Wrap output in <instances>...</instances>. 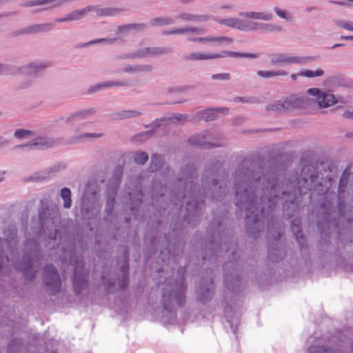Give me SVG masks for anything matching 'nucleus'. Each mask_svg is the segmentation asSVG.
Wrapping results in <instances>:
<instances>
[{
	"label": "nucleus",
	"mask_w": 353,
	"mask_h": 353,
	"mask_svg": "<svg viewBox=\"0 0 353 353\" xmlns=\"http://www.w3.org/2000/svg\"><path fill=\"white\" fill-rule=\"evenodd\" d=\"M239 15L241 17H244L252 19H256V20H262L265 21H271L274 16L272 12H253V11H248V12H240L239 13Z\"/></svg>",
	"instance_id": "obj_36"
},
{
	"label": "nucleus",
	"mask_w": 353,
	"mask_h": 353,
	"mask_svg": "<svg viewBox=\"0 0 353 353\" xmlns=\"http://www.w3.org/2000/svg\"><path fill=\"white\" fill-rule=\"evenodd\" d=\"M316 59L317 57L313 56H290L284 53H277L271 57L270 62L274 66L290 65L292 63L307 65Z\"/></svg>",
	"instance_id": "obj_17"
},
{
	"label": "nucleus",
	"mask_w": 353,
	"mask_h": 353,
	"mask_svg": "<svg viewBox=\"0 0 353 353\" xmlns=\"http://www.w3.org/2000/svg\"><path fill=\"white\" fill-rule=\"evenodd\" d=\"M172 117H163L160 119H157L155 121L150 124L151 126H153L154 128L160 127L163 123L171 121Z\"/></svg>",
	"instance_id": "obj_60"
},
{
	"label": "nucleus",
	"mask_w": 353,
	"mask_h": 353,
	"mask_svg": "<svg viewBox=\"0 0 353 353\" xmlns=\"http://www.w3.org/2000/svg\"><path fill=\"white\" fill-rule=\"evenodd\" d=\"M233 101L234 102H241L243 103H257L259 102V98L256 97H235L233 99Z\"/></svg>",
	"instance_id": "obj_52"
},
{
	"label": "nucleus",
	"mask_w": 353,
	"mask_h": 353,
	"mask_svg": "<svg viewBox=\"0 0 353 353\" xmlns=\"http://www.w3.org/2000/svg\"><path fill=\"white\" fill-rule=\"evenodd\" d=\"M39 235L43 236L45 239H48L52 241L49 242L48 246L50 249H55L58 247L59 243L57 239L58 232V223L59 218L57 214H51L49 209L46 208L39 212Z\"/></svg>",
	"instance_id": "obj_8"
},
{
	"label": "nucleus",
	"mask_w": 353,
	"mask_h": 353,
	"mask_svg": "<svg viewBox=\"0 0 353 353\" xmlns=\"http://www.w3.org/2000/svg\"><path fill=\"white\" fill-rule=\"evenodd\" d=\"M52 28L50 23H39L19 28L10 33L11 37H17L22 35L35 34L42 32H47Z\"/></svg>",
	"instance_id": "obj_22"
},
{
	"label": "nucleus",
	"mask_w": 353,
	"mask_h": 353,
	"mask_svg": "<svg viewBox=\"0 0 353 353\" xmlns=\"http://www.w3.org/2000/svg\"><path fill=\"white\" fill-rule=\"evenodd\" d=\"M101 206L98 204L94 192H86L81 198L80 212L84 220H90L99 213Z\"/></svg>",
	"instance_id": "obj_16"
},
{
	"label": "nucleus",
	"mask_w": 353,
	"mask_h": 353,
	"mask_svg": "<svg viewBox=\"0 0 353 353\" xmlns=\"http://www.w3.org/2000/svg\"><path fill=\"white\" fill-rule=\"evenodd\" d=\"M174 23V19L169 17H156L151 18L149 21V24L152 27H162Z\"/></svg>",
	"instance_id": "obj_40"
},
{
	"label": "nucleus",
	"mask_w": 353,
	"mask_h": 353,
	"mask_svg": "<svg viewBox=\"0 0 353 353\" xmlns=\"http://www.w3.org/2000/svg\"><path fill=\"white\" fill-rule=\"evenodd\" d=\"M225 57H230L233 58H248L254 59L258 58L259 55L258 54L256 53L239 52L228 50H223L221 53H203L196 52L184 54L183 56V59L186 61H193L207 59H215L219 58H223Z\"/></svg>",
	"instance_id": "obj_12"
},
{
	"label": "nucleus",
	"mask_w": 353,
	"mask_h": 353,
	"mask_svg": "<svg viewBox=\"0 0 353 353\" xmlns=\"http://www.w3.org/2000/svg\"><path fill=\"white\" fill-rule=\"evenodd\" d=\"M205 30L201 27L185 26L179 28H173L169 30L162 31L163 35L185 34L188 33L203 34Z\"/></svg>",
	"instance_id": "obj_33"
},
{
	"label": "nucleus",
	"mask_w": 353,
	"mask_h": 353,
	"mask_svg": "<svg viewBox=\"0 0 353 353\" xmlns=\"http://www.w3.org/2000/svg\"><path fill=\"white\" fill-rule=\"evenodd\" d=\"M256 74L259 77L263 79H270L279 76L285 77L288 75V72L283 70H258Z\"/></svg>",
	"instance_id": "obj_42"
},
{
	"label": "nucleus",
	"mask_w": 353,
	"mask_h": 353,
	"mask_svg": "<svg viewBox=\"0 0 353 353\" xmlns=\"http://www.w3.org/2000/svg\"><path fill=\"white\" fill-rule=\"evenodd\" d=\"M335 25L341 28L345 29L347 30L353 31V23L350 21L334 20Z\"/></svg>",
	"instance_id": "obj_57"
},
{
	"label": "nucleus",
	"mask_w": 353,
	"mask_h": 353,
	"mask_svg": "<svg viewBox=\"0 0 353 353\" xmlns=\"http://www.w3.org/2000/svg\"><path fill=\"white\" fill-rule=\"evenodd\" d=\"M303 105V99L294 95L281 99L268 105L267 111H274L280 114L287 113L294 110Z\"/></svg>",
	"instance_id": "obj_18"
},
{
	"label": "nucleus",
	"mask_w": 353,
	"mask_h": 353,
	"mask_svg": "<svg viewBox=\"0 0 353 353\" xmlns=\"http://www.w3.org/2000/svg\"><path fill=\"white\" fill-rule=\"evenodd\" d=\"M291 230L300 248L303 249L305 244V238L301 230V221L299 218H295L292 221Z\"/></svg>",
	"instance_id": "obj_31"
},
{
	"label": "nucleus",
	"mask_w": 353,
	"mask_h": 353,
	"mask_svg": "<svg viewBox=\"0 0 353 353\" xmlns=\"http://www.w3.org/2000/svg\"><path fill=\"white\" fill-rule=\"evenodd\" d=\"M151 52L152 57H154L171 54L173 50L171 47L168 46L151 47Z\"/></svg>",
	"instance_id": "obj_45"
},
{
	"label": "nucleus",
	"mask_w": 353,
	"mask_h": 353,
	"mask_svg": "<svg viewBox=\"0 0 353 353\" xmlns=\"http://www.w3.org/2000/svg\"><path fill=\"white\" fill-rule=\"evenodd\" d=\"M163 157L159 154H153L151 157V163L149 170L151 172H154L162 168L164 165Z\"/></svg>",
	"instance_id": "obj_41"
},
{
	"label": "nucleus",
	"mask_w": 353,
	"mask_h": 353,
	"mask_svg": "<svg viewBox=\"0 0 353 353\" xmlns=\"http://www.w3.org/2000/svg\"><path fill=\"white\" fill-rule=\"evenodd\" d=\"M128 83L126 81H105V82H101L94 85H91L87 91V93L88 94H92L93 93L98 92L99 91H101L104 89L113 87V86H128Z\"/></svg>",
	"instance_id": "obj_32"
},
{
	"label": "nucleus",
	"mask_w": 353,
	"mask_h": 353,
	"mask_svg": "<svg viewBox=\"0 0 353 353\" xmlns=\"http://www.w3.org/2000/svg\"><path fill=\"white\" fill-rule=\"evenodd\" d=\"M212 41L217 42L219 45H222L223 43H232L234 41V39L231 37L225 36L210 37V42Z\"/></svg>",
	"instance_id": "obj_54"
},
{
	"label": "nucleus",
	"mask_w": 353,
	"mask_h": 353,
	"mask_svg": "<svg viewBox=\"0 0 353 353\" xmlns=\"http://www.w3.org/2000/svg\"><path fill=\"white\" fill-rule=\"evenodd\" d=\"M164 192L165 188L162 185L161 182L156 180L154 181L152 190V205L154 206L159 212L161 209L165 210L167 208L164 204H160L161 202L164 201Z\"/></svg>",
	"instance_id": "obj_24"
},
{
	"label": "nucleus",
	"mask_w": 353,
	"mask_h": 353,
	"mask_svg": "<svg viewBox=\"0 0 353 353\" xmlns=\"http://www.w3.org/2000/svg\"><path fill=\"white\" fill-rule=\"evenodd\" d=\"M188 41L191 42H204L208 41L210 42V37H190L188 39Z\"/></svg>",
	"instance_id": "obj_63"
},
{
	"label": "nucleus",
	"mask_w": 353,
	"mask_h": 353,
	"mask_svg": "<svg viewBox=\"0 0 353 353\" xmlns=\"http://www.w3.org/2000/svg\"><path fill=\"white\" fill-rule=\"evenodd\" d=\"M33 83V81L30 79H26L22 82L19 83L17 85L18 90H25L30 88Z\"/></svg>",
	"instance_id": "obj_61"
},
{
	"label": "nucleus",
	"mask_w": 353,
	"mask_h": 353,
	"mask_svg": "<svg viewBox=\"0 0 353 353\" xmlns=\"http://www.w3.org/2000/svg\"><path fill=\"white\" fill-rule=\"evenodd\" d=\"M307 92L310 95L316 97V101L321 108L329 107L336 102L333 94L323 92L319 88H310L307 90Z\"/></svg>",
	"instance_id": "obj_26"
},
{
	"label": "nucleus",
	"mask_w": 353,
	"mask_h": 353,
	"mask_svg": "<svg viewBox=\"0 0 353 353\" xmlns=\"http://www.w3.org/2000/svg\"><path fill=\"white\" fill-rule=\"evenodd\" d=\"M33 150H44L54 147L57 140L52 137H39L32 140Z\"/></svg>",
	"instance_id": "obj_30"
},
{
	"label": "nucleus",
	"mask_w": 353,
	"mask_h": 353,
	"mask_svg": "<svg viewBox=\"0 0 353 353\" xmlns=\"http://www.w3.org/2000/svg\"><path fill=\"white\" fill-rule=\"evenodd\" d=\"M154 68L150 64H136L126 65L122 69V72L128 74L150 73L152 72Z\"/></svg>",
	"instance_id": "obj_34"
},
{
	"label": "nucleus",
	"mask_w": 353,
	"mask_h": 353,
	"mask_svg": "<svg viewBox=\"0 0 353 353\" xmlns=\"http://www.w3.org/2000/svg\"><path fill=\"white\" fill-rule=\"evenodd\" d=\"M273 10L281 19H285L287 21H291L292 20V14L288 11L283 10L278 6H274Z\"/></svg>",
	"instance_id": "obj_49"
},
{
	"label": "nucleus",
	"mask_w": 353,
	"mask_h": 353,
	"mask_svg": "<svg viewBox=\"0 0 353 353\" xmlns=\"http://www.w3.org/2000/svg\"><path fill=\"white\" fill-rule=\"evenodd\" d=\"M212 134L206 131L201 134H194L189 138V143L194 146L201 148L209 149L211 148H218L223 146L222 143H215L209 141L212 139Z\"/></svg>",
	"instance_id": "obj_19"
},
{
	"label": "nucleus",
	"mask_w": 353,
	"mask_h": 353,
	"mask_svg": "<svg viewBox=\"0 0 353 353\" xmlns=\"http://www.w3.org/2000/svg\"><path fill=\"white\" fill-rule=\"evenodd\" d=\"M283 165L275 161L262 165L251 157L244 158L232 173L235 204L248 210V228L257 216L273 212L282 203L283 215L288 219L296 216L301 208V197L307 191L322 197L319 200L321 219L317 225L321 234H327L336 226L335 206L330 191L337 176L336 168L330 162L316 167L304 165L300 175L291 172L283 176Z\"/></svg>",
	"instance_id": "obj_1"
},
{
	"label": "nucleus",
	"mask_w": 353,
	"mask_h": 353,
	"mask_svg": "<svg viewBox=\"0 0 353 353\" xmlns=\"http://www.w3.org/2000/svg\"><path fill=\"white\" fill-rule=\"evenodd\" d=\"M14 150H22L26 152L33 150L32 141L22 143V144L16 145L14 147Z\"/></svg>",
	"instance_id": "obj_58"
},
{
	"label": "nucleus",
	"mask_w": 353,
	"mask_h": 353,
	"mask_svg": "<svg viewBox=\"0 0 353 353\" xmlns=\"http://www.w3.org/2000/svg\"><path fill=\"white\" fill-rule=\"evenodd\" d=\"M94 10L98 17H116L124 11V9L120 8H99L93 6Z\"/></svg>",
	"instance_id": "obj_37"
},
{
	"label": "nucleus",
	"mask_w": 353,
	"mask_h": 353,
	"mask_svg": "<svg viewBox=\"0 0 353 353\" xmlns=\"http://www.w3.org/2000/svg\"><path fill=\"white\" fill-rule=\"evenodd\" d=\"M75 0H35L29 1L26 6H43L41 10H46L54 8H61L65 5L70 4Z\"/></svg>",
	"instance_id": "obj_28"
},
{
	"label": "nucleus",
	"mask_w": 353,
	"mask_h": 353,
	"mask_svg": "<svg viewBox=\"0 0 353 353\" xmlns=\"http://www.w3.org/2000/svg\"><path fill=\"white\" fill-rule=\"evenodd\" d=\"M148 160V154L145 152L139 151L134 155V161L139 165H144Z\"/></svg>",
	"instance_id": "obj_50"
},
{
	"label": "nucleus",
	"mask_w": 353,
	"mask_h": 353,
	"mask_svg": "<svg viewBox=\"0 0 353 353\" xmlns=\"http://www.w3.org/2000/svg\"><path fill=\"white\" fill-rule=\"evenodd\" d=\"M5 241L10 251V256H6L8 261H11L16 269L23 272L29 280L34 279L41 264V254L39 245L34 239H28L24 243L23 254L17 256V230L15 225H8L3 229Z\"/></svg>",
	"instance_id": "obj_4"
},
{
	"label": "nucleus",
	"mask_w": 353,
	"mask_h": 353,
	"mask_svg": "<svg viewBox=\"0 0 353 353\" xmlns=\"http://www.w3.org/2000/svg\"><path fill=\"white\" fill-rule=\"evenodd\" d=\"M176 19L183 21L205 22L210 19L208 14H195L189 12H180Z\"/></svg>",
	"instance_id": "obj_35"
},
{
	"label": "nucleus",
	"mask_w": 353,
	"mask_h": 353,
	"mask_svg": "<svg viewBox=\"0 0 353 353\" xmlns=\"http://www.w3.org/2000/svg\"><path fill=\"white\" fill-rule=\"evenodd\" d=\"M197 170L193 163L182 166L177 175L176 182L170 193V203L168 208L174 216L179 215L187 199L185 221L192 227L200 221L203 207V198L205 197L216 202L227 198L230 188L227 183V174L223 163L212 159L206 163L201 178V188L197 181Z\"/></svg>",
	"instance_id": "obj_2"
},
{
	"label": "nucleus",
	"mask_w": 353,
	"mask_h": 353,
	"mask_svg": "<svg viewBox=\"0 0 353 353\" xmlns=\"http://www.w3.org/2000/svg\"><path fill=\"white\" fill-rule=\"evenodd\" d=\"M130 24L131 27V30H134L135 32H143L148 28V24L144 23Z\"/></svg>",
	"instance_id": "obj_59"
},
{
	"label": "nucleus",
	"mask_w": 353,
	"mask_h": 353,
	"mask_svg": "<svg viewBox=\"0 0 353 353\" xmlns=\"http://www.w3.org/2000/svg\"><path fill=\"white\" fill-rule=\"evenodd\" d=\"M215 218L209 225L205 239V251L202 252V261H213L221 256L225 249L229 253L230 261L223 265L224 283L228 290L238 292L241 290V280L239 272L241 267L236 261L239 255L236 253L237 244L230 236L229 230L226 229L223 217Z\"/></svg>",
	"instance_id": "obj_3"
},
{
	"label": "nucleus",
	"mask_w": 353,
	"mask_h": 353,
	"mask_svg": "<svg viewBox=\"0 0 353 353\" xmlns=\"http://www.w3.org/2000/svg\"><path fill=\"white\" fill-rule=\"evenodd\" d=\"M136 59H144L147 57H152L151 47H145L138 49L134 51Z\"/></svg>",
	"instance_id": "obj_51"
},
{
	"label": "nucleus",
	"mask_w": 353,
	"mask_h": 353,
	"mask_svg": "<svg viewBox=\"0 0 353 353\" xmlns=\"http://www.w3.org/2000/svg\"><path fill=\"white\" fill-rule=\"evenodd\" d=\"M130 31H132L130 24L122 25L117 27L116 34L119 37H123L128 35Z\"/></svg>",
	"instance_id": "obj_53"
},
{
	"label": "nucleus",
	"mask_w": 353,
	"mask_h": 353,
	"mask_svg": "<svg viewBox=\"0 0 353 353\" xmlns=\"http://www.w3.org/2000/svg\"><path fill=\"white\" fill-rule=\"evenodd\" d=\"M141 115V112L136 110H123L113 112L111 118L114 120H123L127 119L137 118Z\"/></svg>",
	"instance_id": "obj_38"
},
{
	"label": "nucleus",
	"mask_w": 353,
	"mask_h": 353,
	"mask_svg": "<svg viewBox=\"0 0 353 353\" xmlns=\"http://www.w3.org/2000/svg\"><path fill=\"white\" fill-rule=\"evenodd\" d=\"M307 353H336L335 351L330 347L325 345L311 346L308 348Z\"/></svg>",
	"instance_id": "obj_48"
},
{
	"label": "nucleus",
	"mask_w": 353,
	"mask_h": 353,
	"mask_svg": "<svg viewBox=\"0 0 353 353\" xmlns=\"http://www.w3.org/2000/svg\"><path fill=\"white\" fill-rule=\"evenodd\" d=\"M214 80L228 81L230 79V74L229 73L215 74L212 76Z\"/></svg>",
	"instance_id": "obj_62"
},
{
	"label": "nucleus",
	"mask_w": 353,
	"mask_h": 353,
	"mask_svg": "<svg viewBox=\"0 0 353 353\" xmlns=\"http://www.w3.org/2000/svg\"><path fill=\"white\" fill-rule=\"evenodd\" d=\"M117 39L115 38H101V39H94V40H92V41H90L88 42H86V43H79L77 46V48H85V47H87L88 46H90V45H93V44H96V43H103V42H107V43H109L110 44H112L114 43L115 41H116Z\"/></svg>",
	"instance_id": "obj_46"
},
{
	"label": "nucleus",
	"mask_w": 353,
	"mask_h": 353,
	"mask_svg": "<svg viewBox=\"0 0 353 353\" xmlns=\"http://www.w3.org/2000/svg\"><path fill=\"white\" fill-rule=\"evenodd\" d=\"M216 21L227 27L237 29L241 31H256L262 30L265 32H281L283 28L274 23H263L252 21H243L236 17L217 19Z\"/></svg>",
	"instance_id": "obj_9"
},
{
	"label": "nucleus",
	"mask_w": 353,
	"mask_h": 353,
	"mask_svg": "<svg viewBox=\"0 0 353 353\" xmlns=\"http://www.w3.org/2000/svg\"><path fill=\"white\" fill-rule=\"evenodd\" d=\"M353 189V172L351 171V166L348 165L343 170L339 181L337 194V210H335V215L342 216L345 213V197L346 194H350Z\"/></svg>",
	"instance_id": "obj_10"
},
{
	"label": "nucleus",
	"mask_w": 353,
	"mask_h": 353,
	"mask_svg": "<svg viewBox=\"0 0 353 353\" xmlns=\"http://www.w3.org/2000/svg\"><path fill=\"white\" fill-rule=\"evenodd\" d=\"M115 199L108 197L105 203V212L108 216H111L114 207Z\"/></svg>",
	"instance_id": "obj_55"
},
{
	"label": "nucleus",
	"mask_w": 353,
	"mask_h": 353,
	"mask_svg": "<svg viewBox=\"0 0 353 353\" xmlns=\"http://www.w3.org/2000/svg\"><path fill=\"white\" fill-rule=\"evenodd\" d=\"M236 207L239 209H245V230L248 236L251 237H256V235L263 230L265 225L266 224L268 232L269 238L272 236L274 240L272 243H268V258L273 262H279L283 259L285 255L284 250L281 248L279 240L281 238V232L278 230L277 221L274 210L273 212H265L261 213V215L257 216V218L253 221H251L250 228H248V210L245 208H240L236 204Z\"/></svg>",
	"instance_id": "obj_5"
},
{
	"label": "nucleus",
	"mask_w": 353,
	"mask_h": 353,
	"mask_svg": "<svg viewBox=\"0 0 353 353\" xmlns=\"http://www.w3.org/2000/svg\"><path fill=\"white\" fill-rule=\"evenodd\" d=\"M90 124L88 122H81L77 125L74 130L77 133V135L72 137L70 139V143L77 144L85 142L88 139H95L99 138L103 136L102 133H90L85 132L82 133V131L87 128V126Z\"/></svg>",
	"instance_id": "obj_23"
},
{
	"label": "nucleus",
	"mask_w": 353,
	"mask_h": 353,
	"mask_svg": "<svg viewBox=\"0 0 353 353\" xmlns=\"http://www.w3.org/2000/svg\"><path fill=\"white\" fill-rule=\"evenodd\" d=\"M212 270L207 268L205 271V276H202L201 280L196 283L195 294L196 299L202 304L208 303L213 295V279Z\"/></svg>",
	"instance_id": "obj_13"
},
{
	"label": "nucleus",
	"mask_w": 353,
	"mask_h": 353,
	"mask_svg": "<svg viewBox=\"0 0 353 353\" xmlns=\"http://www.w3.org/2000/svg\"><path fill=\"white\" fill-rule=\"evenodd\" d=\"M120 183L121 179L119 176H114L109 181L106 189L107 198L113 197L115 199Z\"/></svg>",
	"instance_id": "obj_39"
},
{
	"label": "nucleus",
	"mask_w": 353,
	"mask_h": 353,
	"mask_svg": "<svg viewBox=\"0 0 353 353\" xmlns=\"http://www.w3.org/2000/svg\"><path fill=\"white\" fill-rule=\"evenodd\" d=\"M43 281L46 287V291L48 294L55 295L59 292L61 280L54 266L51 264L45 265Z\"/></svg>",
	"instance_id": "obj_15"
},
{
	"label": "nucleus",
	"mask_w": 353,
	"mask_h": 353,
	"mask_svg": "<svg viewBox=\"0 0 353 353\" xmlns=\"http://www.w3.org/2000/svg\"><path fill=\"white\" fill-rule=\"evenodd\" d=\"M61 198L63 201V208L65 209H69L72 206V199H71V190L68 188H63L60 190L59 194Z\"/></svg>",
	"instance_id": "obj_43"
},
{
	"label": "nucleus",
	"mask_w": 353,
	"mask_h": 353,
	"mask_svg": "<svg viewBox=\"0 0 353 353\" xmlns=\"http://www.w3.org/2000/svg\"><path fill=\"white\" fill-rule=\"evenodd\" d=\"M93 10V6H88L82 9L72 10L63 17L55 19L54 21L58 23L79 21H81L88 13L92 12Z\"/></svg>",
	"instance_id": "obj_21"
},
{
	"label": "nucleus",
	"mask_w": 353,
	"mask_h": 353,
	"mask_svg": "<svg viewBox=\"0 0 353 353\" xmlns=\"http://www.w3.org/2000/svg\"><path fill=\"white\" fill-rule=\"evenodd\" d=\"M130 203H127V207L129 205L131 214L134 218L137 217L138 208L142 203L143 194L139 188H137L132 192H128Z\"/></svg>",
	"instance_id": "obj_29"
},
{
	"label": "nucleus",
	"mask_w": 353,
	"mask_h": 353,
	"mask_svg": "<svg viewBox=\"0 0 353 353\" xmlns=\"http://www.w3.org/2000/svg\"><path fill=\"white\" fill-rule=\"evenodd\" d=\"M35 132L23 128L17 129L14 132V138L19 140L30 138L35 136Z\"/></svg>",
	"instance_id": "obj_44"
},
{
	"label": "nucleus",
	"mask_w": 353,
	"mask_h": 353,
	"mask_svg": "<svg viewBox=\"0 0 353 353\" xmlns=\"http://www.w3.org/2000/svg\"><path fill=\"white\" fill-rule=\"evenodd\" d=\"M118 59H136L135 52H132L130 53L122 54L117 57Z\"/></svg>",
	"instance_id": "obj_64"
},
{
	"label": "nucleus",
	"mask_w": 353,
	"mask_h": 353,
	"mask_svg": "<svg viewBox=\"0 0 353 353\" xmlns=\"http://www.w3.org/2000/svg\"><path fill=\"white\" fill-rule=\"evenodd\" d=\"M185 268L178 270L177 278L166 279L162 290L163 316H168L169 321L175 317L173 303L176 302L179 306L185 301L186 285L185 283Z\"/></svg>",
	"instance_id": "obj_7"
},
{
	"label": "nucleus",
	"mask_w": 353,
	"mask_h": 353,
	"mask_svg": "<svg viewBox=\"0 0 353 353\" xmlns=\"http://www.w3.org/2000/svg\"><path fill=\"white\" fill-rule=\"evenodd\" d=\"M170 117H172V119L170 121L173 123H176L178 122L181 124H184L187 122L188 119V116L183 114H173Z\"/></svg>",
	"instance_id": "obj_56"
},
{
	"label": "nucleus",
	"mask_w": 353,
	"mask_h": 353,
	"mask_svg": "<svg viewBox=\"0 0 353 353\" xmlns=\"http://www.w3.org/2000/svg\"><path fill=\"white\" fill-rule=\"evenodd\" d=\"M97 112L95 108H90L79 111L74 112L67 117H60L57 119L54 122L57 123L60 121H64L65 123L69 126H73L74 123L88 118L90 116L95 114Z\"/></svg>",
	"instance_id": "obj_20"
},
{
	"label": "nucleus",
	"mask_w": 353,
	"mask_h": 353,
	"mask_svg": "<svg viewBox=\"0 0 353 353\" xmlns=\"http://www.w3.org/2000/svg\"><path fill=\"white\" fill-rule=\"evenodd\" d=\"M172 232L163 237V243L159 245L154 232H148L144 236L145 244L150 245L152 252L157 250L159 247V258L162 262L167 263L170 256L174 261H176L181 256L184 250V243L180 239L181 236L182 225L176 223L171 225Z\"/></svg>",
	"instance_id": "obj_6"
},
{
	"label": "nucleus",
	"mask_w": 353,
	"mask_h": 353,
	"mask_svg": "<svg viewBox=\"0 0 353 353\" xmlns=\"http://www.w3.org/2000/svg\"><path fill=\"white\" fill-rule=\"evenodd\" d=\"M123 261L119 267V272L116 277H107L105 275H102L101 279L103 284L106 286L107 290L109 293L114 292L116 286V283L121 290L125 289L128 285L129 280V264H128V253L125 250L123 254Z\"/></svg>",
	"instance_id": "obj_11"
},
{
	"label": "nucleus",
	"mask_w": 353,
	"mask_h": 353,
	"mask_svg": "<svg viewBox=\"0 0 353 353\" xmlns=\"http://www.w3.org/2000/svg\"><path fill=\"white\" fill-rule=\"evenodd\" d=\"M219 113H223L224 114H228L229 112V110L228 108H209L205 109L199 112H197L194 119L197 121L204 120L207 122L214 121L218 119L219 116L217 114Z\"/></svg>",
	"instance_id": "obj_27"
},
{
	"label": "nucleus",
	"mask_w": 353,
	"mask_h": 353,
	"mask_svg": "<svg viewBox=\"0 0 353 353\" xmlns=\"http://www.w3.org/2000/svg\"><path fill=\"white\" fill-rule=\"evenodd\" d=\"M71 260L74 262L73 288L74 292L79 294L88 288V270L85 269L82 259L77 258Z\"/></svg>",
	"instance_id": "obj_14"
},
{
	"label": "nucleus",
	"mask_w": 353,
	"mask_h": 353,
	"mask_svg": "<svg viewBox=\"0 0 353 353\" xmlns=\"http://www.w3.org/2000/svg\"><path fill=\"white\" fill-rule=\"evenodd\" d=\"M325 72L322 69H317L316 71L310 70H305L298 73L299 76L305 77L307 78H314L317 77H321L324 74Z\"/></svg>",
	"instance_id": "obj_47"
},
{
	"label": "nucleus",
	"mask_w": 353,
	"mask_h": 353,
	"mask_svg": "<svg viewBox=\"0 0 353 353\" xmlns=\"http://www.w3.org/2000/svg\"><path fill=\"white\" fill-rule=\"evenodd\" d=\"M49 65L46 61H37L19 67L17 72L26 75H37L43 72Z\"/></svg>",
	"instance_id": "obj_25"
}]
</instances>
